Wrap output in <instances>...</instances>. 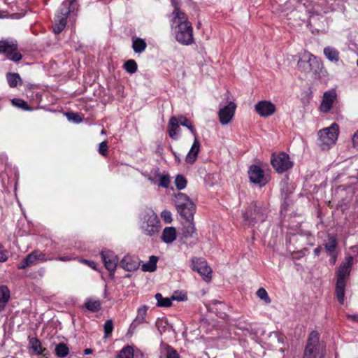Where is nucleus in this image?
Instances as JSON below:
<instances>
[{
  "label": "nucleus",
  "instance_id": "f257e3e1",
  "mask_svg": "<svg viewBox=\"0 0 358 358\" xmlns=\"http://www.w3.org/2000/svg\"><path fill=\"white\" fill-rule=\"evenodd\" d=\"M353 264V257L348 256L342 262L336 272V294L339 303H344L345 288Z\"/></svg>",
  "mask_w": 358,
  "mask_h": 358
},
{
  "label": "nucleus",
  "instance_id": "f03ea898",
  "mask_svg": "<svg viewBox=\"0 0 358 358\" xmlns=\"http://www.w3.org/2000/svg\"><path fill=\"white\" fill-rule=\"evenodd\" d=\"M325 352V346L320 342L318 332L311 331L307 340L303 358H324Z\"/></svg>",
  "mask_w": 358,
  "mask_h": 358
},
{
  "label": "nucleus",
  "instance_id": "7ed1b4c3",
  "mask_svg": "<svg viewBox=\"0 0 358 358\" xmlns=\"http://www.w3.org/2000/svg\"><path fill=\"white\" fill-rule=\"evenodd\" d=\"M338 125L336 123L320 130L317 133V145L323 150H329L335 144L338 136Z\"/></svg>",
  "mask_w": 358,
  "mask_h": 358
},
{
  "label": "nucleus",
  "instance_id": "20e7f679",
  "mask_svg": "<svg viewBox=\"0 0 358 358\" xmlns=\"http://www.w3.org/2000/svg\"><path fill=\"white\" fill-rule=\"evenodd\" d=\"M175 203L178 213L184 219H193L195 213V204L189 196L183 193H178L175 196Z\"/></svg>",
  "mask_w": 358,
  "mask_h": 358
},
{
  "label": "nucleus",
  "instance_id": "39448f33",
  "mask_svg": "<svg viewBox=\"0 0 358 358\" xmlns=\"http://www.w3.org/2000/svg\"><path fill=\"white\" fill-rule=\"evenodd\" d=\"M141 229L148 236H152L159 231V221L152 209H146L142 214Z\"/></svg>",
  "mask_w": 358,
  "mask_h": 358
},
{
  "label": "nucleus",
  "instance_id": "423d86ee",
  "mask_svg": "<svg viewBox=\"0 0 358 358\" xmlns=\"http://www.w3.org/2000/svg\"><path fill=\"white\" fill-rule=\"evenodd\" d=\"M17 50L18 45L15 41H0V53L4 54L8 59L13 62H19L22 58Z\"/></svg>",
  "mask_w": 358,
  "mask_h": 358
},
{
  "label": "nucleus",
  "instance_id": "0eeeda50",
  "mask_svg": "<svg viewBox=\"0 0 358 358\" xmlns=\"http://www.w3.org/2000/svg\"><path fill=\"white\" fill-rule=\"evenodd\" d=\"M176 39L182 45H189L194 42L193 28L192 23H187V25H181L175 27Z\"/></svg>",
  "mask_w": 358,
  "mask_h": 358
},
{
  "label": "nucleus",
  "instance_id": "6e6552de",
  "mask_svg": "<svg viewBox=\"0 0 358 358\" xmlns=\"http://www.w3.org/2000/svg\"><path fill=\"white\" fill-rule=\"evenodd\" d=\"M303 59H308L309 66L313 73H314L319 78L327 77L328 76L327 71L324 69V65L321 60L313 55L308 52L305 51L302 54Z\"/></svg>",
  "mask_w": 358,
  "mask_h": 358
},
{
  "label": "nucleus",
  "instance_id": "1a4fd4ad",
  "mask_svg": "<svg viewBox=\"0 0 358 358\" xmlns=\"http://www.w3.org/2000/svg\"><path fill=\"white\" fill-rule=\"evenodd\" d=\"M245 224L248 226H253L257 222H262L265 219L264 214L262 209L255 203H253L250 208L243 214Z\"/></svg>",
  "mask_w": 358,
  "mask_h": 358
},
{
  "label": "nucleus",
  "instance_id": "9d476101",
  "mask_svg": "<svg viewBox=\"0 0 358 358\" xmlns=\"http://www.w3.org/2000/svg\"><path fill=\"white\" fill-rule=\"evenodd\" d=\"M271 164L278 173H283L291 169L293 166V163L290 161L289 155L285 152H282L276 156L273 155Z\"/></svg>",
  "mask_w": 358,
  "mask_h": 358
},
{
  "label": "nucleus",
  "instance_id": "9b49d317",
  "mask_svg": "<svg viewBox=\"0 0 358 358\" xmlns=\"http://www.w3.org/2000/svg\"><path fill=\"white\" fill-rule=\"evenodd\" d=\"M192 269L197 271L206 281L210 280L212 270L205 259L201 258L192 259Z\"/></svg>",
  "mask_w": 358,
  "mask_h": 358
},
{
  "label": "nucleus",
  "instance_id": "f8f14e48",
  "mask_svg": "<svg viewBox=\"0 0 358 358\" xmlns=\"http://www.w3.org/2000/svg\"><path fill=\"white\" fill-rule=\"evenodd\" d=\"M236 108V104L231 101L228 105L220 109L218 113L219 120L222 125L227 124L231 122L234 115Z\"/></svg>",
  "mask_w": 358,
  "mask_h": 358
},
{
  "label": "nucleus",
  "instance_id": "ddd939ff",
  "mask_svg": "<svg viewBox=\"0 0 358 358\" xmlns=\"http://www.w3.org/2000/svg\"><path fill=\"white\" fill-rule=\"evenodd\" d=\"M256 112L262 117H269L275 113V106L269 101H261L255 106Z\"/></svg>",
  "mask_w": 358,
  "mask_h": 358
},
{
  "label": "nucleus",
  "instance_id": "4468645a",
  "mask_svg": "<svg viewBox=\"0 0 358 358\" xmlns=\"http://www.w3.org/2000/svg\"><path fill=\"white\" fill-rule=\"evenodd\" d=\"M249 178L252 182L264 186L267 182L263 170L258 166L252 165L248 171Z\"/></svg>",
  "mask_w": 358,
  "mask_h": 358
},
{
  "label": "nucleus",
  "instance_id": "2eb2a0df",
  "mask_svg": "<svg viewBox=\"0 0 358 358\" xmlns=\"http://www.w3.org/2000/svg\"><path fill=\"white\" fill-rule=\"evenodd\" d=\"M141 264L140 259L136 256L126 255L120 262V266L121 268L127 271H136Z\"/></svg>",
  "mask_w": 358,
  "mask_h": 358
},
{
  "label": "nucleus",
  "instance_id": "dca6fc26",
  "mask_svg": "<svg viewBox=\"0 0 358 358\" xmlns=\"http://www.w3.org/2000/svg\"><path fill=\"white\" fill-rule=\"evenodd\" d=\"M101 257L104 262L105 267L110 272H114L118 263L117 257L112 251H102Z\"/></svg>",
  "mask_w": 358,
  "mask_h": 358
},
{
  "label": "nucleus",
  "instance_id": "f3484780",
  "mask_svg": "<svg viewBox=\"0 0 358 358\" xmlns=\"http://www.w3.org/2000/svg\"><path fill=\"white\" fill-rule=\"evenodd\" d=\"M336 94L334 91H328L324 94L323 99L320 105V110L324 113H327L331 108L336 99Z\"/></svg>",
  "mask_w": 358,
  "mask_h": 358
},
{
  "label": "nucleus",
  "instance_id": "a211bd4d",
  "mask_svg": "<svg viewBox=\"0 0 358 358\" xmlns=\"http://www.w3.org/2000/svg\"><path fill=\"white\" fill-rule=\"evenodd\" d=\"M173 15V20L172 24L173 27H178L181 25H187V23H191L187 18V16L185 13L181 11L180 10H173L172 13Z\"/></svg>",
  "mask_w": 358,
  "mask_h": 358
},
{
  "label": "nucleus",
  "instance_id": "6ab92c4d",
  "mask_svg": "<svg viewBox=\"0 0 358 358\" xmlns=\"http://www.w3.org/2000/svg\"><path fill=\"white\" fill-rule=\"evenodd\" d=\"M147 310L148 308L146 306H143L138 308L137 316L131 322L129 327V331H134L139 324L146 322L145 317L147 315Z\"/></svg>",
  "mask_w": 358,
  "mask_h": 358
},
{
  "label": "nucleus",
  "instance_id": "aec40b11",
  "mask_svg": "<svg viewBox=\"0 0 358 358\" xmlns=\"http://www.w3.org/2000/svg\"><path fill=\"white\" fill-rule=\"evenodd\" d=\"M29 266H33L37 264L38 262H46L47 259L45 257V254L38 250H34L30 254L26 256L24 258Z\"/></svg>",
  "mask_w": 358,
  "mask_h": 358
},
{
  "label": "nucleus",
  "instance_id": "412c9836",
  "mask_svg": "<svg viewBox=\"0 0 358 358\" xmlns=\"http://www.w3.org/2000/svg\"><path fill=\"white\" fill-rule=\"evenodd\" d=\"M199 146L200 144L197 138L194 137V141L191 147V149L185 157V162L187 163L193 164L196 161L198 152L199 151Z\"/></svg>",
  "mask_w": 358,
  "mask_h": 358
},
{
  "label": "nucleus",
  "instance_id": "4be33fe9",
  "mask_svg": "<svg viewBox=\"0 0 358 358\" xmlns=\"http://www.w3.org/2000/svg\"><path fill=\"white\" fill-rule=\"evenodd\" d=\"M176 229L173 227H165L162 235L163 241L166 243H171L176 239Z\"/></svg>",
  "mask_w": 358,
  "mask_h": 358
},
{
  "label": "nucleus",
  "instance_id": "5701e85b",
  "mask_svg": "<svg viewBox=\"0 0 358 358\" xmlns=\"http://www.w3.org/2000/svg\"><path fill=\"white\" fill-rule=\"evenodd\" d=\"M183 224V235L185 237H193L196 234V228L193 223V219H185Z\"/></svg>",
  "mask_w": 358,
  "mask_h": 358
},
{
  "label": "nucleus",
  "instance_id": "b1692460",
  "mask_svg": "<svg viewBox=\"0 0 358 358\" xmlns=\"http://www.w3.org/2000/svg\"><path fill=\"white\" fill-rule=\"evenodd\" d=\"M76 0L64 1L59 10V14L57 15V18L67 20V17L71 12V6Z\"/></svg>",
  "mask_w": 358,
  "mask_h": 358
},
{
  "label": "nucleus",
  "instance_id": "393cba45",
  "mask_svg": "<svg viewBox=\"0 0 358 358\" xmlns=\"http://www.w3.org/2000/svg\"><path fill=\"white\" fill-rule=\"evenodd\" d=\"M10 299V291L6 286H0V312L2 311Z\"/></svg>",
  "mask_w": 358,
  "mask_h": 358
},
{
  "label": "nucleus",
  "instance_id": "a878e982",
  "mask_svg": "<svg viewBox=\"0 0 358 358\" xmlns=\"http://www.w3.org/2000/svg\"><path fill=\"white\" fill-rule=\"evenodd\" d=\"M160 358H179L176 350L166 345L162 347Z\"/></svg>",
  "mask_w": 358,
  "mask_h": 358
},
{
  "label": "nucleus",
  "instance_id": "bb28decb",
  "mask_svg": "<svg viewBox=\"0 0 358 358\" xmlns=\"http://www.w3.org/2000/svg\"><path fill=\"white\" fill-rule=\"evenodd\" d=\"M179 128L178 120L173 116L170 118L169 122V134L173 139H176V134Z\"/></svg>",
  "mask_w": 358,
  "mask_h": 358
},
{
  "label": "nucleus",
  "instance_id": "cd10ccee",
  "mask_svg": "<svg viewBox=\"0 0 358 358\" xmlns=\"http://www.w3.org/2000/svg\"><path fill=\"white\" fill-rule=\"evenodd\" d=\"M158 257L156 256H150L148 262L142 265V270L145 272H153L157 268V263Z\"/></svg>",
  "mask_w": 358,
  "mask_h": 358
},
{
  "label": "nucleus",
  "instance_id": "c85d7f7f",
  "mask_svg": "<svg viewBox=\"0 0 358 358\" xmlns=\"http://www.w3.org/2000/svg\"><path fill=\"white\" fill-rule=\"evenodd\" d=\"M324 54L331 62H338L339 60V52L337 50L331 47L324 48Z\"/></svg>",
  "mask_w": 358,
  "mask_h": 358
},
{
  "label": "nucleus",
  "instance_id": "c756f323",
  "mask_svg": "<svg viewBox=\"0 0 358 358\" xmlns=\"http://www.w3.org/2000/svg\"><path fill=\"white\" fill-rule=\"evenodd\" d=\"M146 47V43L143 39L136 38L133 40L132 48L135 52L141 53L145 50Z\"/></svg>",
  "mask_w": 358,
  "mask_h": 358
},
{
  "label": "nucleus",
  "instance_id": "7c9ffc66",
  "mask_svg": "<svg viewBox=\"0 0 358 358\" xmlns=\"http://www.w3.org/2000/svg\"><path fill=\"white\" fill-rule=\"evenodd\" d=\"M85 307L91 312H96L101 309V302L99 300L90 299L85 301Z\"/></svg>",
  "mask_w": 358,
  "mask_h": 358
},
{
  "label": "nucleus",
  "instance_id": "2f4dec72",
  "mask_svg": "<svg viewBox=\"0 0 358 358\" xmlns=\"http://www.w3.org/2000/svg\"><path fill=\"white\" fill-rule=\"evenodd\" d=\"M55 352L58 357L63 358L69 354V350L66 344L61 343L56 345Z\"/></svg>",
  "mask_w": 358,
  "mask_h": 358
},
{
  "label": "nucleus",
  "instance_id": "473e14b6",
  "mask_svg": "<svg viewBox=\"0 0 358 358\" xmlns=\"http://www.w3.org/2000/svg\"><path fill=\"white\" fill-rule=\"evenodd\" d=\"M6 77L8 85L10 87H15L17 85L18 83H22L20 76L17 73H9L7 74Z\"/></svg>",
  "mask_w": 358,
  "mask_h": 358
},
{
  "label": "nucleus",
  "instance_id": "72a5a7b5",
  "mask_svg": "<svg viewBox=\"0 0 358 358\" xmlns=\"http://www.w3.org/2000/svg\"><path fill=\"white\" fill-rule=\"evenodd\" d=\"M117 358H134L133 347L130 345L124 347L119 352Z\"/></svg>",
  "mask_w": 358,
  "mask_h": 358
},
{
  "label": "nucleus",
  "instance_id": "f704fd0d",
  "mask_svg": "<svg viewBox=\"0 0 358 358\" xmlns=\"http://www.w3.org/2000/svg\"><path fill=\"white\" fill-rule=\"evenodd\" d=\"M155 299L157 301V306L160 307H169L172 305L171 299L164 298L160 293L155 294Z\"/></svg>",
  "mask_w": 358,
  "mask_h": 358
},
{
  "label": "nucleus",
  "instance_id": "c9c22d12",
  "mask_svg": "<svg viewBox=\"0 0 358 358\" xmlns=\"http://www.w3.org/2000/svg\"><path fill=\"white\" fill-rule=\"evenodd\" d=\"M336 240L334 237H329L324 244V248L329 254L334 252L336 248Z\"/></svg>",
  "mask_w": 358,
  "mask_h": 358
},
{
  "label": "nucleus",
  "instance_id": "e433bc0d",
  "mask_svg": "<svg viewBox=\"0 0 358 358\" xmlns=\"http://www.w3.org/2000/svg\"><path fill=\"white\" fill-rule=\"evenodd\" d=\"M30 343L31 345V349L33 350L34 352H35L36 355L43 354L45 349H43V348L41 346V343L38 339H36V338L31 339Z\"/></svg>",
  "mask_w": 358,
  "mask_h": 358
},
{
  "label": "nucleus",
  "instance_id": "4c0bfd02",
  "mask_svg": "<svg viewBox=\"0 0 358 358\" xmlns=\"http://www.w3.org/2000/svg\"><path fill=\"white\" fill-rule=\"evenodd\" d=\"M178 120L179 124H181L188 128L189 131L192 132V134L194 136V137H196V131L194 130V127H192L191 122L188 119H187L185 117L180 116Z\"/></svg>",
  "mask_w": 358,
  "mask_h": 358
},
{
  "label": "nucleus",
  "instance_id": "58836bf2",
  "mask_svg": "<svg viewBox=\"0 0 358 358\" xmlns=\"http://www.w3.org/2000/svg\"><path fill=\"white\" fill-rule=\"evenodd\" d=\"M298 68L300 71L308 73L311 71L310 66H309L308 59H299L298 62Z\"/></svg>",
  "mask_w": 358,
  "mask_h": 358
},
{
  "label": "nucleus",
  "instance_id": "ea45409f",
  "mask_svg": "<svg viewBox=\"0 0 358 358\" xmlns=\"http://www.w3.org/2000/svg\"><path fill=\"white\" fill-rule=\"evenodd\" d=\"M125 70L129 73H134L137 71V64L133 60L130 59L126 62L124 64Z\"/></svg>",
  "mask_w": 358,
  "mask_h": 358
},
{
  "label": "nucleus",
  "instance_id": "a19ab883",
  "mask_svg": "<svg viewBox=\"0 0 358 358\" xmlns=\"http://www.w3.org/2000/svg\"><path fill=\"white\" fill-rule=\"evenodd\" d=\"M59 23H56L53 27V31L55 34H59L65 28L66 20L65 17L63 19L58 18Z\"/></svg>",
  "mask_w": 358,
  "mask_h": 358
},
{
  "label": "nucleus",
  "instance_id": "79ce46f5",
  "mask_svg": "<svg viewBox=\"0 0 358 358\" xmlns=\"http://www.w3.org/2000/svg\"><path fill=\"white\" fill-rule=\"evenodd\" d=\"M175 184L178 189H183L187 185V180L182 175H178L175 180Z\"/></svg>",
  "mask_w": 358,
  "mask_h": 358
},
{
  "label": "nucleus",
  "instance_id": "37998d69",
  "mask_svg": "<svg viewBox=\"0 0 358 358\" xmlns=\"http://www.w3.org/2000/svg\"><path fill=\"white\" fill-rule=\"evenodd\" d=\"M257 296L264 300L265 301L266 303H271V299L269 298L268 295V293L266 292V290L264 288H259L257 291Z\"/></svg>",
  "mask_w": 358,
  "mask_h": 358
},
{
  "label": "nucleus",
  "instance_id": "c03bdc74",
  "mask_svg": "<svg viewBox=\"0 0 358 358\" xmlns=\"http://www.w3.org/2000/svg\"><path fill=\"white\" fill-rule=\"evenodd\" d=\"M105 338L108 337L113 330V322L112 320H107L103 325Z\"/></svg>",
  "mask_w": 358,
  "mask_h": 358
},
{
  "label": "nucleus",
  "instance_id": "a18cd8bd",
  "mask_svg": "<svg viewBox=\"0 0 358 358\" xmlns=\"http://www.w3.org/2000/svg\"><path fill=\"white\" fill-rule=\"evenodd\" d=\"M12 103L13 106H15L18 108H22L24 110H28L29 107L26 101L20 99H13L12 100Z\"/></svg>",
  "mask_w": 358,
  "mask_h": 358
},
{
  "label": "nucleus",
  "instance_id": "49530a36",
  "mask_svg": "<svg viewBox=\"0 0 358 358\" xmlns=\"http://www.w3.org/2000/svg\"><path fill=\"white\" fill-rule=\"evenodd\" d=\"M161 217L167 224L171 223L173 220L171 213L167 210H164L161 213Z\"/></svg>",
  "mask_w": 358,
  "mask_h": 358
},
{
  "label": "nucleus",
  "instance_id": "de8ad7c7",
  "mask_svg": "<svg viewBox=\"0 0 358 358\" xmlns=\"http://www.w3.org/2000/svg\"><path fill=\"white\" fill-rule=\"evenodd\" d=\"M170 183V179L169 177L166 175H163L160 177L159 180V186H162L163 187H168Z\"/></svg>",
  "mask_w": 358,
  "mask_h": 358
},
{
  "label": "nucleus",
  "instance_id": "09e8293b",
  "mask_svg": "<svg viewBox=\"0 0 358 358\" xmlns=\"http://www.w3.org/2000/svg\"><path fill=\"white\" fill-rule=\"evenodd\" d=\"M8 259V251L0 244V262H4Z\"/></svg>",
  "mask_w": 358,
  "mask_h": 358
},
{
  "label": "nucleus",
  "instance_id": "8fccbe9b",
  "mask_svg": "<svg viewBox=\"0 0 358 358\" xmlns=\"http://www.w3.org/2000/svg\"><path fill=\"white\" fill-rule=\"evenodd\" d=\"M107 150H108V145H107L106 141L101 142L99 144V153L103 156H106Z\"/></svg>",
  "mask_w": 358,
  "mask_h": 358
},
{
  "label": "nucleus",
  "instance_id": "3c124183",
  "mask_svg": "<svg viewBox=\"0 0 358 358\" xmlns=\"http://www.w3.org/2000/svg\"><path fill=\"white\" fill-rule=\"evenodd\" d=\"M81 262L86 264L87 265H88L90 267H91L94 270H96V263L94 262L87 260V259H83Z\"/></svg>",
  "mask_w": 358,
  "mask_h": 358
},
{
  "label": "nucleus",
  "instance_id": "603ef678",
  "mask_svg": "<svg viewBox=\"0 0 358 358\" xmlns=\"http://www.w3.org/2000/svg\"><path fill=\"white\" fill-rule=\"evenodd\" d=\"M352 143L355 148H358V131L352 136Z\"/></svg>",
  "mask_w": 358,
  "mask_h": 358
},
{
  "label": "nucleus",
  "instance_id": "864d4df0",
  "mask_svg": "<svg viewBox=\"0 0 358 358\" xmlns=\"http://www.w3.org/2000/svg\"><path fill=\"white\" fill-rule=\"evenodd\" d=\"M27 267H30L29 265V263L26 261L25 259H23V261L17 266L18 269H24Z\"/></svg>",
  "mask_w": 358,
  "mask_h": 358
},
{
  "label": "nucleus",
  "instance_id": "5fc2aeb1",
  "mask_svg": "<svg viewBox=\"0 0 358 358\" xmlns=\"http://www.w3.org/2000/svg\"><path fill=\"white\" fill-rule=\"evenodd\" d=\"M329 256L331 257V259H330V262L331 264H335L336 262V255L334 252H332L331 254H329Z\"/></svg>",
  "mask_w": 358,
  "mask_h": 358
},
{
  "label": "nucleus",
  "instance_id": "6e6d98bb",
  "mask_svg": "<svg viewBox=\"0 0 358 358\" xmlns=\"http://www.w3.org/2000/svg\"><path fill=\"white\" fill-rule=\"evenodd\" d=\"M171 3H172L173 6L174 7L173 10H180L178 0H171Z\"/></svg>",
  "mask_w": 358,
  "mask_h": 358
},
{
  "label": "nucleus",
  "instance_id": "4d7b16f0",
  "mask_svg": "<svg viewBox=\"0 0 358 358\" xmlns=\"http://www.w3.org/2000/svg\"><path fill=\"white\" fill-rule=\"evenodd\" d=\"M56 259L59 260V261H62V262H68V261L71 260V258L70 257L65 256V257H58Z\"/></svg>",
  "mask_w": 358,
  "mask_h": 358
},
{
  "label": "nucleus",
  "instance_id": "13d9d810",
  "mask_svg": "<svg viewBox=\"0 0 358 358\" xmlns=\"http://www.w3.org/2000/svg\"><path fill=\"white\" fill-rule=\"evenodd\" d=\"M321 250H322L321 247H317V248H315L314 254L317 256L319 255L320 254Z\"/></svg>",
  "mask_w": 358,
  "mask_h": 358
},
{
  "label": "nucleus",
  "instance_id": "bf43d9fd",
  "mask_svg": "<svg viewBox=\"0 0 358 358\" xmlns=\"http://www.w3.org/2000/svg\"><path fill=\"white\" fill-rule=\"evenodd\" d=\"M348 317L353 321H357L358 319V317L355 315H348Z\"/></svg>",
  "mask_w": 358,
  "mask_h": 358
},
{
  "label": "nucleus",
  "instance_id": "052dcab7",
  "mask_svg": "<svg viewBox=\"0 0 358 358\" xmlns=\"http://www.w3.org/2000/svg\"><path fill=\"white\" fill-rule=\"evenodd\" d=\"M92 352V349H90V348H87V349H85V351H84V353H85V355H90V354H91Z\"/></svg>",
  "mask_w": 358,
  "mask_h": 358
},
{
  "label": "nucleus",
  "instance_id": "680f3d73",
  "mask_svg": "<svg viewBox=\"0 0 358 358\" xmlns=\"http://www.w3.org/2000/svg\"><path fill=\"white\" fill-rule=\"evenodd\" d=\"M173 154H174V156H175L176 159L178 162H180V159H179L178 156H177V155H176L175 152H173Z\"/></svg>",
  "mask_w": 358,
  "mask_h": 358
},
{
  "label": "nucleus",
  "instance_id": "e2e57ef3",
  "mask_svg": "<svg viewBox=\"0 0 358 358\" xmlns=\"http://www.w3.org/2000/svg\"><path fill=\"white\" fill-rule=\"evenodd\" d=\"M357 65H358V63H357Z\"/></svg>",
  "mask_w": 358,
  "mask_h": 358
},
{
  "label": "nucleus",
  "instance_id": "0e129e2a",
  "mask_svg": "<svg viewBox=\"0 0 358 358\" xmlns=\"http://www.w3.org/2000/svg\"><path fill=\"white\" fill-rule=\"evenodd\" d=\"M357 65H358V63H357Z\"/></svg>",
  "mask_w": 358,
  "mask_h": 358
},
{
  "label": "nucleus",
  "instance_id": "69168bd1",
  "mask_svg": "<svg viewBox=\"0 0 358 358\" xmlns=\"http://www.w3.org/2000/svg\"><path fill=\"white\" fill-rule=\"evenodd\" d=\"M357 65H358V63H357Z\"/></svg>",
  "mask_w": 358,
  "mask_h": 358
}]
</instances>
